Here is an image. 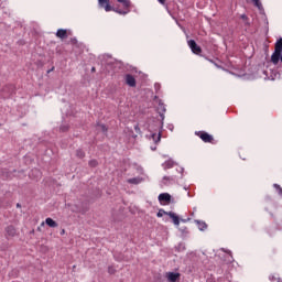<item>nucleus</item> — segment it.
<instances>
[{"instance_id":"nucleus-31","label":"nucleus","mask_w":282,"mask_h":282,"mask_svg":"<svg viewBox=\"0 0 282 282\" xmlns=\"http://www.w3.org/2000/svg\"><path fill=\"white\" fill-rule=\"evenodd\" d=\"M93 72H96V68L93 67Z\"/></svg>"},{"instance_id":"nucleus-10","label":"nucleus","mask_w":282,"mask_h":282,"mask_svg":"<svg viewBox=\"0 0 282 282\" xmlns=\"http://www.w3.org/2000/svg\"><path fill=\"white\" fill-rule=\"evenodd\" d=\"M200 140H203V142H213V135L203 132L200 133Z\"/></svg>"},{"instance_id":"nucleus-22","label":"nucleus","mask_w":282,"mask_h":282,"mask_svg":"<svg viewBox=\"0 0 282 282\" xmlns=\"http://www.w3.org/2000/svg\"><path fill=\"white\" fill-rule=\"evenodd\" d=\"M274 188H276V189L279 191V195H281V197H282V188H281V185L274 184Z\"/></svg>"},{"instance_id":"nucleus-32","label":"nucleus","mask_w":282,"mask_h":282,"mask_svg":"<svg viewBox=\"0 0 282 282\" xmlns=\"http://www.w3.org/2000/svg\"><path fill=\"white\" fill-rule=\"evenodd\" d=\"M278 282H282L281 279H278Z\"/></svg>"},{"instance_id":"nucleus-16","label":"nucleus","mask_w":282,"mask_h":282,"mask_svg":"<svg viewBox=\"0 0 282 282\" xmlns=\"http://www.w3.org/2000/svg\"><path fill=\"white\" fill-rule=\"evenodd\" d=\"M175 165V162H173V160H167L163 163V169H173V166Z\"/></svg>"},{"instance_id":"nucleus-25","label":"nucleus","mask_w":282,"mask_h":282,"mask_svg":"<svg viewBox=\"0 0 282 282\" xmlns=\"http://www.w3.org/2000/svg\"><path fill=\"white\" fill-rule=\"evenodd\" d=\"M68 127L65 126V127H61V131H67Z\"/></svg>"},{"instance_id":"nucleus-13","label":"nucleus","mask_w":282,"mask_h":282,"mask_svg":"<svg viewBox=\"0 0 282 282\" xmlns=\"http://www.w3.org/2000/svg\"><path fill=\"white\" fill-rule=\"evenodd\" d=\"M58 39H67V30L59 29L56 32Z\"/></svg>"},{"instance_id":"nucleus-27","label":"nucleus","mask_w":282,"mask_h":282,"mask_svg":"<svg viewBox=\"0 0 282 282\" xmlns=\"http://www.w3.org/2000/svg\"><path fill=\"white\" fill-rule=\"evenodd\" d=\"M155 89H160V85L159 84H155Z\"/></svg>"},{"instance_id":"nucleus-7","label":"nucleus","mask_w":282,"mask_h":282,"mask_svg":"<svg viewBox=\"0 0 282 282\" xmlns=\"http://www.w3.org/2000/svg\"><path fill=\"white\" fill-rule=\"evenodd\" d=\"M166 279L169 282H177L180 280V273L169 272L166 273Z\"/></svg>"},{"instance_id":"nucleus-20","label":"nucleus","mask_w":282,"mask_h":282,"mask_svg":"<svg viewBox=\"0 0 282 282\" xmlns=\"http://www.w3.org/2000/svg\"><path fill=\"white\" fill-rule=\"evenodd\" d=\"M166 213L169 212H165L164 209H160L156 214L158 217H164V215H166Z\"/></svg>"},{"instance_id":"nucleus-1","label":"nucleus","mask_w":282,"mask_h":282,"mask_svg":"<svg viewBox=\"0 0 282 282\" xmlns=\"http://www.w3.org/2000/svg\"><path fill=\"white\" fill-rule=\"evenodd\" d=\"M279 61L282 63V37L276 41L275 51L271 56L273 65H279Z\"/></svg>"},{"instance_id":"nucleus-26","label":"nucleus","mask_w":282,"mask_h":282,"mask_svg":"<svg viewBox=\"0 0 282 282\" xmlns=\"http://www.w3.org/2000/svg\"><path fill=\"white\" fill-rule=\"evenodd\" d=\"M159 3H161L162 6H164V3H166V0H158Z\"/></svg>"},{"instance_id":"nucleus-9","label":"nucleus","mask_w":282,"mask_h":282,"mask_svg":"<svg viewBox=\"0 0 282 282\" xmlns=\"http://www.w3.org/2000/svg\"><path fill=\"white\" fill-rule=\"evenodd\" d=\"M126 83L129 87H135V77L132 75H126Z\"/></svg>"},{"instance_id":"nucleus-28","label":"nucleus","mask_w":282,"mask_h":282,"mask_svg":"<svg viewBox=\"0 0 282 282\" xmlns=\"http://www.w3.org/2000/svg\"><path fill=\"white\" fill-rule=\"evenodd\" d=\"M61 235H65V229H63V230L61 231Z\"/></svg>"},{"instance_id":"nucleus-19","label":"nucleus","mask_w":282,"mask_h":282,"mask_svg":"<svg viewBox=\"0 0 282 282\" xmlns=\"http://www.w3.org/2000/svg\"><path fill=\"white\" fill-rule=\"evenodd\" d=\"M173 182H175V180L173 177H169V176H164L163 177V184H173Z\"/></svg>"},{"instance_id":"nucleus-15","label":"nucleus","mask_w":282,"mask_h":282,"mask_svg":"<svg viewBox=\"0 0 282 282\" xmlns=\"http://www.w3.org/2000/svg\"><path fill=\"white\" fill-rule=\"evenodd\" d=\"M152 140H153L154 144H158V142H160V140H162V132H159L158 134L153 133Z\"/></svg>"},{"instance_id":"nucleus-33","label":"nucleus","mask_w":282,"mask_h":282,"mask_svg":"<svg viewBox=\"0 0 282 282\" xmlns=\"http://www.w3.org/2000/svg\"><path fill=\"white\" fill-rule=\"evenodd\" d=\"M242 19H246V15H242Z\"/></svg>"},{"instance_id":"nucleus-3","label":"nucleus","mask_w":282,"mask_h":282,"mask_svg":"<svg viewBox=\"0 0 282 282\" xmlns=\"http://www.w3.org/2000/svg\"><path fill=\"white\" fill-rule=\"evenodd\" d=\"M159 202L162 206H166V204H171V194L162 193L159 195Z\"/></svg>"},{"instance_id":"nucleus-8","label":"nucleus","mask_w":282,"mask_h":282,"mask_svg":"<svg viewBox=\"0 0 282 282\" xmlns=\"http://www.w3.org/2000/svg\"><path fill=\"white\" fill-rule=\"evenodd\" d=\"M158 111H159L162 120H164V113H166V107L164 106V104L162 101H159Z\"/></svg>"},{"instance_id":"nucleus-6","label":"nucleus","mask_w":282,"mask_h":282,"mask_svg":"<svg viewBox=\"0 0 282 282\" xmlns=\"http://www.w3.org/2000/svg\"><path fill=\"white\" fill-rule=\"evenodd\" d=\"M166 215L172 219L174 226H180V216L177 214L169 212Z\"/></svg>"},{"instance_id":"nucleus-30","label":"nucleus","mask_w":282,"mask_h":282,"mask_svg":"<svg viewBox=\"0 0 282 282\" xmlns=\"http://www.w3.org/2000/svg\"><path fill=\"white\" fill-rule=\"evenodd\" d=\"M155 149H156L155 147H154V148H151L152 151H155Z\"/></svg>"},{"instance_id":"nucleus-14","label":"nucleus","mask_w":282,"mask_h":282,"mask_svg":"<svg viewBox=\"0 0 282 282\" xmlns=\"http://www.w3.org/2000/svg\"><path fill=\"white\" fill-rule=\"evenodd\" d=\"M142 182H143L142 177H133L128 180V184H134V185L142 184Z\"/></svg>"},{"instance_id":"nucleus-21","label":"nucleus","mask_w":282,"mask_h":282,"mask_svg":"<svg viewBox=\"0 0 282 282\" xmlns=\"http://www.w3.org/2000/svg\"><path fill=\"white\" fill-rule=\"evenodd\" d=\"M89 166H93V167L98 166V161H96V160L89 161Z\"/></svg>"},{"instance_id":"nucleus-12","label":"nucleus","mask_w":282,"mask_h":282,"mask_svg":"<svg viewBox=\"0 0 282 282\" xmlns=\"http://www.w3.org/2000/svg\"><path fill=\"white\" fill-rule=\"evenodd\" d=\"M6 232L8 237H14L17 235V228H14L13 226H9L7 227Z\"/></svg>"},{"instance_id":"nucleus-2","label":"nucleus","mask_w":282,"mask_h":282,"mask_svg":"<svg viewBox=\"0 0 282 282\" xmlns=\"http://www.w3.org/2000/svg\"><path fill=\"white\" fill-rule=\"evenodd\" d=\"M118 3H122L124 10H120V9H112L115 12H117V14H129V12H131V10H129V8H131V0H117Z\"/></svg>"},{"instance_id":"nucleus-11","label":"nucleus","mask_w":282,"mask_h":282,"mask_svg":"<svg viewBox=\"0 0 282 282\" xmlns=\"http://www.w3.org/2000/svg\"><path fill=\"white\" fill-rule=\"evenodd\" d=\"M45 224L50 228H57L58 227V224L54 219H52V218H46L45 219Z\"/></svg>"},{"instance_id":"nucleus-24","label":"nucleus","mask_w":282,"mask_h":282,"mask_svg":"<svg viewBox=\"0 0 282 282\" xmlns=\"http://www.w3.org/2000/svg\"><path fill=\"white\" fill-rule=\"evenodd\" d=\"M34 173H36V177H41V172H39V170H35Z\"/></svg>"},{"instance_id":"nucleus-5","label":"nucleus","mask_w":282,"mask_h":282,"mask_svg":"<svg viewBox=\"0 0 282 282\" xmlns=\"http://www.w3.org/2000/svg\"><path fill=\"white\" fill-rule=\"evenodd\" d=\"M98 3L106 12H111V10H113V8L109 6V0H98Z\"/></svg>"},{"instance_id":"nucleus-17","label":"nucleus","mask_w":282,"mask_h":282,"mask_svg":"<svg viewBox=\"0 0 282 282\" xmlns=\"http://www.w3.org/2000/svg\"><path fill=\"white\" fill-rule=\"evenodd\" d=\"M251 1L256 6V8H258V10H260V12H262L263 4L261 3V0H251Z\"/></svg>"},{"instance_id":"nucleus-18","label":"nucleus","mask_w":282,"mask_h":282,"mask_svg":"<svg viewBox=\"0 0 282 282\" xmlns=\"http://www.w3.org/2000/svg\"><path fill=\"white\" fill-rule=\"evenodd\" d=\"M196 224L198 226V229H200V230H206V228H208V225H206V223H204V221L197 220Z\"/></svg>"},{"instance_id":"nucleus-4","label":"nucleus","mask_w":282,"mask_h":282,"mask_svg":"<svg viewBox=\"0 0 282 282\" xmlns=\"http://www.w3.org/2000/svg\"><path fill=\"white\" fill-rule=\"evenodd\" d=\"M187 43L193 54H202V47H199V45H197V43L194 40H189Z\"/></svg>"},{"instance_id":"nucleus-23","label":"nucleus","mask_w":282,"mask_h":282,"mask_svg":"<svg viewBox=\"0 0 282 282\" xmlns=\"http://www.w3.org/2000/svg\"><path fill=\"white\" fill-rule=\"evenodd\" d=\"M77 155H78V158H85V152L78 151V152H77Z\"/></svg>"},{"instance_id":"nucleus-29","label":"nucleus","mask_w":282,"mask_h":282,"mask_svg":"<svg viewBox=\"0 0 282 282\" xmlns=\"http://www.w3.org/2000/svg\"><path fill=\"white\" fill-rule=\"evenodd\" d=\"M101 129H104V131H107V129H105V126H101Z\"/></svg>"}]
</instances>
